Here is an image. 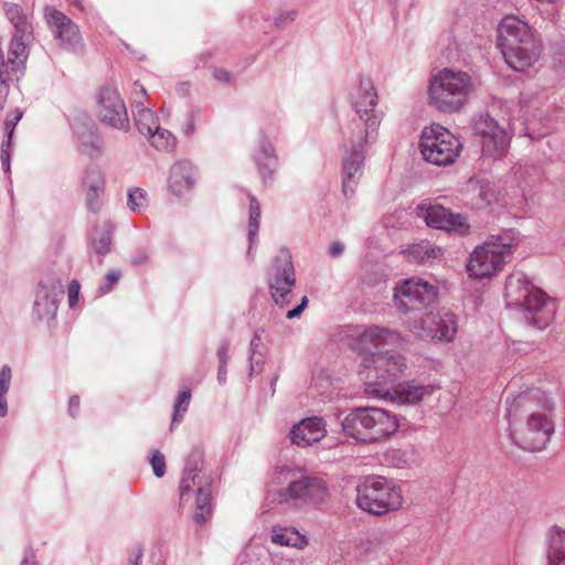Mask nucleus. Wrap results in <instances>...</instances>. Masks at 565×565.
Segmentation results:
<instances>
[{
    "mask_svg": "<svg viewBox=\"0 0 565 565\" xmlns=\"http://www.w3.org/2000/svg\"><path fill=\"white\" fill-rule=\"evenodd\" d=\"M267 285L273 301L280 308L289 305L296 286V271L289 250L282 248L273 259L267 273Z\"/></svg>",
    "mask_w": 565,
    "mask_h": 565,
    "instance_id": "obj_14",
    "label": "nucleus"
},
{
    "mask_svg": "<svg viewBox=\"0 0 565 565\" xmlns=\"http://www.w3.org/2000/svg\"><path fill=\"white\" fill-rule=\"evenodd\" d=\"M419 150L423 159L430 164L447 167L452 164L462 151L460 138L439 124L422 130Z\"/></svg>",
    "mask_w": 565,
    "mask_h": 565,
    "instance_id": "obj_12",
    "label": "nucleus"
},
{
    "mask_svg": "<svg viewBox=\"0 0 565 565\" xmlns=\"http://www.w3.org/2000/svg\"><path fill=\"white\" fill-rule=\"evenodd\" d=\"M134 90H135V94L138 95L139 93L141 94V96H146V89L142 85L138 84V83H135L134 85Z\"/></svg>",
    "mask_w": 565,
    "mask_h": 565,
    "instance_id": "obj_61",
    "label": "nucleus"
},
{
    "mask_svg": "<svg viewBox=\"0 0 565 565\" xmlns=\"http://www.w3.org/2000/svg\"><path fill=\"white\" fill-rule=\"evenodd\" d=\"M79 282L77 280H72L68 285V303L70 307H74L78 300L79 295Z\"/></svg>",
    "mask_w": 565,
    "mask_h": 565,
    "instance_id": "obj_50",
    "label": "nucleus"
},
{
    "mask_svg": "<svg viewBox=\"0 0 565 565\" xmlns=\"http://www.w3.org/2000/svg\"><path fill=\"white\" fill-rule=\"evenodd\" d=\"M358 507L364 512L382 516L403 505V495L392 481L383 477H366L356 487Z\"/></svg>",
    "mask_w": 565,
    "mask_h": 565,
    "instance_id": "obj_11",
    "label": "nucleus"
},
{
    "mask_svg": "<svg viewBox=\"0 0 565 565\" xmlns=\"http://www.w3.org/2000/svg\"><path fill=\"white\" fill-rule=\"evenodd\" d=\"M420 215L429 227L446 232L467 233L468 224L459 213H452L441 205H420Z\"/></svg>",
    "mask_w": 565,
    "mask_h": 565,
    "instance_id": "obj_21",
    "label": "nucleus"
},
{
    "mask_svg": "<svg viewBox=\"0 0 565 565\" xmlns=\"http://www.w3.org/2000/svg\"><path fill=\"white\" fill-rule=\"evenodd\" d=\"M547 564L565 565V530L558 526L547 533Z\"/></svg>",
    "mask_w": 565,
    "mask_h": 565,
    "instance_id": "obj_30",
    "label": "nucleus"
},
{
    "mask_svg": "<svg viewBox=\"0 0 565 565\" xmlns=\"http://www.w3.org/2000/svg\"><path fill=\"white\" fill-rule=\"evenodd\" d=\"M199 117V110L198 109H191L186 114V121L182 128L183 134L186 137H191L195 132V122Z\"/></svg>",
    "mask_w": 565,
    "mask_h": 565,
    "instance_id": "obj_48",
    "label": "nucleus"
},
{
    "mask_svg": "<svg viewBox=\"0 0 565 565\" xmlns=\"http://www.w3.org/2000/svg\"><path fill=\"white\" fill-rule=\"evenodd\" d=\"M404 253L409 262L416 264H428L443 255L441 248L428 241L413 244Z\"/></svg>",
    "mask_w": 565,
    "mask_h": 565,
    "instance_id": "obj_32",
    "label": "nucleus"
},
{
    "mask_svg": "<svg viewBox=\"0 0 565 565\" xmlns=\"http://www.w3.org/2000/svg\"><path fill=\"white\" fill-rule=\"evenodd\" d=\"M279 483L286 484L277 492V500L289 507H302L323 502L329 495L326 480L307 476L297 468L282 467L277 471Z\"/></svg>",
    "mask_w": 565,
    "mask_h": 565,
    "instance_id": "obj_8",
    "label": "nucleus"
},
{
    "mask_svg": "<svg viewBox=\"0 0 565 565\" xmlns=\"http://www.w3.org/2000/svg\"><path fill=\"white\" fill-rule=\"evenodd\" d=\"M12 372L9 365H3L0 369V417L8 414L7 394L11 385Z\"/></svg>",
    "mask_w": 565,
    "mask_h": 565,
    "instance_id": "obj_42",
    "label": "nucleus"
},
{
    "mask_svg": "<svg viewBox=\"0 0 565 565\" xmlns=\"http://www.w3.org/2000/svg\"><path fill=\"white\" fill-rule=\"evenodd\" d=\"M216 355L220 364L227 365L230 360V342L227 340H223L220 347L217 348Z\"/></svg>",
    "mask_w": 565,
    "mask_h": 565,
    "instance_id": "obj_49",
    "label": "nucleus"
},
{
    "mask_svg": "<svg viewBox=\"0 0 565 565\" xmlns=\"http://www.w3.org/2000/svg\"><path fill=\"white\" fill-rule=\"evenodd\" d=\"M380 535V533H373L372 536L374 540H377V536Z\"/></svg>",
    "mask_w": 565,
    "mask_h": 565,
    "instance_id": "obj_62",
    "label": "nucleus"
},
{
    "mask_svg": "<svg viewBox=\"0 0 565 565\" xmlns=\"http://www.w3.org/2000/svg\"><path fill=\"white\" fill-rule=\"evenodd\" d=\"M296 11H287L286 13L284 14H280L279 17H277L275 19V25L278 26V28H282L285 26L286 24L292 22L295 19H296Z\"/></svg>",
    "mask_w": 565,
    "mask_h": 565,
    "instance_id": "obj_52",
    "label": "nucleus"
},
{
    "mask_svg": "<svg viewBox=\"0 0 565 565\" xmlns=\"http://www.w3.org/2000/svg\"><path fill=\"white\" fill-rule=\"evenodd\" d=\"M198 179V170L189 160H180L170 168L168 186L177 196H183L189 193Z\"/></svg>",
    "mask_w": 565,
    "mask_h": 565,
    "instance_id": "obj_24",
    "label": "nucleus"
},
{
    "mask_svg": "<svg viewBox=\"0 0 565 565\" xmlns=\"http://www.w3.org/2000/svg\"><path fill=\"white\" fill-rule=\"evenodd\" d=\"M33 36L13 35L9 45L8 58L3 60V68L15 74L19 78L23 74L25 62L29 56V45Z\"/></svg>",
    "mask_w": 565,
    "mask_h": 565,
    "instance_id": "obj_26",
    "label": "nucleus"
},
{
    "mask_svg": "<svg viewBox=\"0 0 565 565\" xmlns=\"http://www.w3.org/2000/svg\"><path fill=\"white\" fill-rule=\"evenodd\" d=\"M259 221H260V205L257 199L253 195H249V217H248V250L247 255H250V250L253 245L257 241L258 231H259Z\"/></svg>",
    "mask_w": 565,
    "mask_h": 565,
    "instance_id": "obj_38",
    "label": "nucleus"
},
{
    "mask_svg": "<svg viewBox=\"0 0 565 565\" xmlns=\"http://www.w3.org/2000/svg\"><path fill=\"white\" fill-rule=\"evenodd\" d=\"M149 461L152 467L153 475L157 478H162L166 475V458L163 454L158 449L152 450Z\"/></svg>",
    "mask_w": 565,
    "mask_h": 565,
    "instance_id": "obj_46",
    "label": "nucleus"
},
{
    "mask_svg": "<svg viewBox=\"0 0 565 565\" xmlns=\"http://www.w3.org/2000/svg\"><path fill=\"white\" fill-rule=\"evenodd\" d=\"M307 305H308V298H307V296H303L298 306H296L294 309L287 311L286 318L294 319V318L299 317L301 315V312L305 310V308L307 307Z\"/></svg>",
    "mask_w": 565,
    "mask_h": 565,
    "instance_id": "obj_53",
    "label": "nucleus"
},
{
    "mask_svg": "<svg viewBox=\"0 0 565 565\" xmlns=\"http://www.w3.org/2000/svg\"><path fill=\"white\" fill-rule=\"evenodd\" d=\"M344 252V245L340 242H333L329 247V254L332 257H339Z\"/></svg>",
    "mask_w": 565,
    "mask_h": 565,
    "instance_id": "obj_56",
    "label": "nucleus"
},
{
    "mask_svg": "<svg viewBox=\"0 0 565 565\" xmlns=\"http://www.w3.org/2000/svg\"><path fill=\"white\" fill-rule=\"evenodd\" d=\"M467 191L471 193V201L478 209H483L499 200L500 192L494 183L487 179L470 178Z\"/></svg>",
    "mask_w": 565,
    "mask_h": 565,
    "instance_id": "obj_27",
    "label": "nucleus"
},
{
    "mask_svg": "<svg viewBox=\"0 0 565 565\" xmlns=\"http://www.w3.org/2000/svg\"><path fill=\"white\" fill-rule=\"evenodd\" d=\"M63 292L62 281L55 276H50L46 280L39 282L33 303V313L39 320L55 317Z\"/></svg>",
    "mask_w": 565,
    "mask_h": 565,
    "instance_id": "obj_19",
    "label": "nucleus"
},
{
    "mask_svg": "<svg viewBox=\"0 0 565 565\" xmlns=\"http://www.w3.org/2000/svg\"><path fill=\"white\" fill-rule=\"evenodd\" d=\"M253 160L262 175L263 182L266 184L273 179L278 164V157L273 143L268 140L263 130L259 132L258 145L253 151Z\"/></svg>",
    "mask_w": 565,
    "mask_h": 565,
    "instance_id": "obj_25",
    "label": "nucleus"
},
{
    "mask_svg": "<svg viewBox=\"0 0 565 565\" xmlns=\"http://www.w3.org/2000/svg\"><path fill=\"white\" fill-rule=\"evenodd\" d=\"M119 277H120L119 270L109 271L106 275V282L98 287V295L104 296V295L108 294L114 288V285L117 284V281L119 280Z\"/></svg>",
    "mask_w": 565,
    "mask_h": 565,
    "instance_id": "obj_47",
    "label": "nucleus"
},
{
    "mask_svg": "<svg viewBox=\"0 0 565 565\" xmlns=\"http://www.w3.org/2000/svg\"><path fill=\"white\" fill-rule=\"evenodd\" d=\"M260 342H262V339H260V335L255 332L252 340H250V343H249V352H250V355H249V375H252L253 373V370H254V365H253V361H254V354L256 352V350L258 349V347L260 345Z\"/></svg>",
    "mask_w": 565,
    "mask_h": 565,
    "instance_id": "obj_51",
    "label": "nucleus"
},
{
    "mask_svg": "<svg viewBox=\"0 0 565 565\" xmlns=\"http://www.w3.org/2000/svg\"><path fill=\"white\" fill-rule=\"evenodd\" d=\"M472 90L473 82L468 73L444 68L429 81V105L443 113H456L468 102Z\"/></svg>",
    "mask_w": 565,
    "mask_h": 565,
    "instance_id": "obj_7",
    "label": "nucleus"
},
{
    "mask_svg": "<svg viewBox=\"0 0 565 565\" xmlns=\"http://www.w3.org/2000/svg\"><path fill=\"white\" fill-rule=\"evenodd\" d=\"M132 113L135 125L141 135L147 136L153 129L158 128V117L151 108L143 105V102L136 100Z\"/></svg>",
    "mask_w": 565,
    "mask_h": 565,
    "instance_id": "obj_33",
    "label": "nucleus"
},
{
    "mask_svg": "<svg viewBox=\"0 0 565 565\" xmlns=\"http://www.w3.org/2000/svg\"><path fill=\"white\" fill-rule=\"evenodd\" d=\"M127 206L134 213H139L148 206L147 192L141 188H134L128 191Z\"/></svg>",
    "mask_w": 565,
    "mask_h": 565,
    "instance_id": "obj_43",
    "label": "nucleus"
},
{
    "mask_svg": "<svg viewBox=\"0 0 565 565\" xmlns=\"http://www.w3.org/2000/svg\"><path fill=\"white\" fill-rule=\"evenodd\" d=\"M505 298L508 307L522 308L525 322L539 330L547 328L557 311L556 300L535 287L522 271L508 277Z\"/></svg>",
    "mask_w": 565,
    "mask_h": 565,
    "instance_id": "obj_3",
    "label": "nucleus"
},
{
    "mask_svg": "<svg viewBox=\"0 0 565 565\" xmlns=\"http://www.w3.org/2000/svg\"><path fill=\"white\" fill-rule=\"evenodd\" d=\"M143 550L138 547L136 553L129 557V565H141Z\"/></svg>",
    "mask_w": 565,
    "mask_h": 565,
    "instance_id": "obj_58",
    "label": "nucleus"
},
{
    "mask_svg": "<svg viewBox=\"0 0 565 565\" xmlns=\"http://www.w3.org/2000/svg\"><path fill=\"white\" fill-rule=\"evenodd\" d=\"M507 419L511 440L526 451H540L555 431L551 418L555 403L545 392L534 388L507 399Z\"/></svg>",
    "mask_w": 565,
    "mask_h": 565,
    "instance_id": "obj_2",
    "label": "nucleus"
},
{
    "mask_svg": "<svg viewBox=\"0 0 565 565\" xmlns=\"http://www.w3.org/2000/svg\"><path fill=\"white\" fill-rule=\"evenodd\" d=\"M520 233L504 230L477 246L470 254L467 270L473 278L482 279L497 275L519 246Z\"/></svg>",
    "mask_w": 565,
    "mask_h": 565,
    "instance_id": "obj_6",
    "label": "nucleus"
},
{
    "mask_svg": "<svg viewBox=\"0 0 565 565\" xmlns=\"http://www.w3.org/2000/svg\"><path fill=\"white\" fill-rule=\"evenodd\" d=\"M15 78V74L3 68L2 50L0 49V109H3L8 94L9 83Z\"/></svg>",
    "mask_w": 565,
    "mask_h": 565,
    "instance_id": "obj_44",
    "label": "nucleus"
},
{
    "mask_svg": "<svg viewBox=\"0 0 565 565\" xmlns=\"http://www.w3.org/2000/svg\"><path fill=\"white\" fill-rule=\"evenodd\" d=\"M406 370L407 362L403 354L383 351L364 358L359 373L364 380L365 394L377 398L376 391L390 388L405 374Z\"/></svg>",
    "mask_w": 565,
    "mask_h": 565,
    "instance_id": "obj_10",
    "label": "nucleus"
},
{
    "mask_svg": "<svg viewBox=\"0 0 565 565\" xmlns=\"http://www.w3.org/2000/svg\"><path fill=\"white\" fill-rule=\"evenodd\" d=\"M513 174L519 182L522 194L526 198L529 190L536 184L540 179V169L530 163H518L513 167Z\"/></svg>",
    "mask_w": 565,
    "mask_h": 565,
    "instance_id": "obj_34",
    "label": "nucleus"
},
{
    "mask_svg": "<svg viewBox=\"0 0 565 565\" xmlns=\"http://www.w3.org/2000/svg\"><path fill=\"white\" fill-rule=\"evenodd\" d=\"M227 365H222L220 364L218 365V370H217V382L223 385L226 383V375H227V369H226Z\"/></svg>",
    "mask_w": 565,
    "mask_h": 565,
    "instance_id": "obj_59",
    "label": "nucleus"
},
{
    "mask_svg": "<svg viewBox=\"0 0 565 565\" xmlns=\"http://www.w3.org/2000/svg\"><path fill=\"white\" fill-rule=\"evenodd\" d=\"M437 296V289L422 278L412 277L396 285L394 301L404 312H411L408 318L423 315L422 309L430 305Z\"/></svg>",
    "mask_w": 565,
    "mask_h": 565,
    "instance_id": "obj_16",
    "label": "nucleus"
},
{
    "mask_svg": "<svg viewBox=\"0 0 565 565\" xmlns=\"http://www.w3.org/2000/svg\"><path fill=\"white\" fill-rule=\"evenodd\" d=\"M472 129L479 138L482 156L493 160H501L507 156L512 135L493 117L479 114L472 121Z\"/></svg>",
    "mask_w": 565,
    "mask_h": 565,
    "instance_id": "obj_15",
    "label": "nucleus"
},
{
    "mask_svg": "<svg viewBox=\"0 0 565 565\" xmlns=\"http://www.w3.org/2000/svg\"><path fill=\"white\" fill-rule=\"evenodd\" d=\"M386 460L396 468H405L415 461L413 449L391 448L385 452Z\"/></svg>",
    "mask_w": 565,
    "mask_h": 565,
    "instance_id": "obj_40",
    "label": "nucleus"
},
{
    "mask_svg": "<svg viewBox=\"0 0 565 565\" xmlns=\"http://www.w3.org/2000/svg\"><path fill=\"white\" fill-rule=\"evenodd\" d=\"M79 409V397L77 395H73L68 402V414L72 417H75Z\"/></svg>",
    "mask_w": 565,
    "mask_h": 565,
    "instance_id": "obj_55",
    "label": "nucleus"
},
{
    "mask_svg": "<svg viewBox=\"0 0 565 565\" xmlns=\"http://www.w3.org/2000/svg\"><path fill=\"white\" fill-rule=\"evenodd\" d=\"M351 103L356 116L344 132L345 151L341 163L342 192L345 198L355 193L364 172L365 146L375 139L382 121V114L375 110L379 95L370 77H360Z\"/></svg>",
    "mask_w": 565,
    "mask_h": 565,
    "instance_id": "obj_1",
    "label": "nucleus"
},
{
    "mask_svg": "<svg viewBox=\"0 0 565 565\" xmlns=\"http://www.w3.org/2000/svg\"><path fill=\"white\" fill-rule=\"evenodd\" d=\"M498 47L509 67L520 73L533 66L541 54L531 26L515 15L504 17L499 23Z\"/></svg>",
    "mask_w": 565,
    "mask_h": 565,
    "instance_id": "obj_4",
    "label": "nucleus"
},
{
    "mask_svg": "<svg viewBox=\"0 0 565 565\" xmlns=\"http://www.w3.org/2000/svg\"><path fill=\"white\" fill-rule=\"evenodd\" d=\"M45 19L54 39L58 41L62 47L75 51L82 45V36L77 24L62 11L54 7H47Z\"/></svg>",
    "mask_w": 565,
    "mask_h": 565,
    "instance_id": "obj_18",
    "label": "nucleus"
},
{
    "mask_svg": "<svg viewBox=\"0 0 565 565\" xmlns=\"http://www.w3.org/2000/svg\"><path fill=\"white\" fill-rule=\"evenodd\" d=\"M100 120L116 129L128 130L126 105L115 87H103L98 95Z\"/></svg>",
    "mask_w": 565,
    "mask_h": 565,
    "instance_id": "obj_17",
    "label": "nucleus"
},
{
    "mask_svg": "<svg viewBox=\"0 0 565 565\" xmlns=\"http://www.w3.org/2000/svg\"><path fill=\"white\" fill-rule=\"evenodd\" d=\"M105 192L85 191L87 210L93 214H98L102 210Z\"/></svg>",
    "mask_w": 565,
    "mask_h": 565,
    "instance_id": "obj_45",
    "label": "nucleus"
},
{
    "mask_svg": "<svg viewBox=\"0 0 565 565\" xmlns=\"http://www.w3.org/2000/svg\"><path fill=\"white\" fill-rule=\"evenodd\" d=\"M388 2L394 6V8L396 9L397 7L399 6H408V7H414L417 2V0H388Z\"/></svg>",
    "mask_w": 565,
    "mask_h": 565,
    "instance_id": "obj_60",
    "label": "nucleus"
},
{
    "mask_svg": "<svg viewBox=\"0 0 565 565\" xmlns=\"http://www.w3.org/2000/svg\"><path fill=\"white\" fill-rule=\"evenodd\" d=\"M271 541L275 544L284 545V546H301L306 543L305 536L300 535L294 529H274Z\"/></svg>",
    "mask_w": 565,
    "mask_h": 565,
    "instance_id": "obj_39",
    "label": "nucleus"
},
{
    "mask_svg": "<svg viewBox=\"0 0 565 565\" xmlns=\"http://www.w3.org/2000/svg\"><path fill=\"white\" fill-rule=\"evenodd\" d=\"M21 565H38L33 551H25Z\"/></svg>",
    "mask_w": 565,
    "mask_h": 565,
    "instance_id": "obj_57",
    "label": "nucleus"
},
{
    "mask_svg": "<svg viewBox=\"0 0 565 565\" xmlns=\"http://www.w3.org/2000/svg\"><path fill=\"white\" fill-rule=\"evenodd\" d=\"M191 398L192 394L189 387H183L179 392L173 406L171 426H173L175 423H180L183 419V416L189 409Z\"/></svg>",
    "mask_w": 565,
    "mask_h": 565,
    "instance_id": "obj_41",
    "label": "nucleus"
},
{
    "mask_svg": "<svg viewBox=\"0 0 565 565\" xmlns=\"http://www.w3.org/2000/svg\"><path fill=\"white\" fill-rule=\"evenodd\" d=\"M74 132L77 135L81 145L84 147V150L93 157L95 153H98L103 146V140L97 132L96 127L92 124L85 127V130L79 131L76 126H73Z\"/></svg>",
    "mask_w": 565,
    "mask_h": 565,
    "instance_id": "obj_35",
    "label": "nucleus"
},
{
    "mask_svg": "<svg viewBox=\"0 0 565 565\" xmlns=\"http://www.w3.org/2000/svg\"><path fill=\"white\" fill-rule=\"evenodd\" d=\"M22 115L23 114L20 109H15L13 113L7 115V118L3 122L6 139L1 143L0 160L2 169L6 173L10 172V149L12 143V137L18 122L22 118Z\"/></svg>",
    "mask_w": 565,
    "mask_h": 565,
    "instance_id": "obj_31",
    "label": "nucleus"
},
{
    "mask_svg": "<svg viewBox=\"0 0 565 565\" xmlns=\"http://www.w3.org/2000/svg\"><path fill=\"white\" fill-rule=\"evenodd\" d=\"M82 182L86 191L105 192L106 180L100 167L96 164L88 166L82 175Z\"/></svg>",
    "mask_w": 565,
    "mask_h": 565,
    "instance_id": "obj_36",
    "label": "nucleus"
},
{
    "mask_svg": "<svg viewBox=\"0 0 565 565\" xmlns=\"http://www.w3.org/2000/svg\"><path fill=\"white\" fill-rule=\"evenodd\" d=\"M327 434L322 417L312 416L301 419L290 429L291 443L298 447H307L320 441Z\"/></svg>",
    "mask_w": 565,
    "mask_h": 565,
    "instance_id": "obj_23",
    "label": "nucleus"
},
{
    "mask_svg": "<svg viewBox=\"0 0 565 565\" xmlns=\"http://www.w3.org/2000/svg\"><path fill=\"white\" fill-rule=\"evenodd\" d=\"M377 398L390 399L397 404L416 405L434 392V386L425 385L416 380L396 382L390 388H380Z\"/></svg>",
    "mask_w": 565,
    "mask_h": 565,
    "instance_id": "obj_20",
    "label": "nucleus"
},
{
    "mask_svg": "<svg viewBox=\"0 0 565 565\" xmlns=\"http://www.w3.org/2000/svg\"><path fill=\"white\" fill-rule=\"evenodd\" d=\"M397 339V333L387 328L372 326L360 332L354 340L353 348L362 356V360L371 354L381 352L380 347L388 344Z\"/></svg>",
    "mask_w": 565,
    "mask_h": 565,
    "instance_id": "obj_22",
    "label": "nucleus"
},
{
    "mask_svg": "<svg viewBox=\"0 0 565 565\" xmlns=\"http://www.w3.org/2000/svg\"><path fill=\"white\" fill-rule=\"evenodd\" d=\"M550 2H554L555 0H548Z\"/></svg>",
    "mask_w": 565,
    "mask_h": 565,
    "instance_id": "obj_63",
    "label": "nucleus"
},
{
    "mask_svg": "<svg viewBox=\"0 0 565 565\" xmlns=\"http://www.w3.org/2000/svg\"><path fill=\"white\" fill-rule=\"evenodd\" d=\"M6 17L14 28L13 35L33 36L31 15L23 12L18 3L6 2L3 6Z\"/></svg>",
    "mask_w": 565,
    "mask_h": 565,
    "instance_id": "obj_29",
    "label": "nucleus"
},
{
    "mask_svg": "<svg viewBox=\"0 0 565 565\" xmlns=\"http://www.w3.org/2000/svg\"><path fill=\"white\" fill-rule=\"evenodd\" d=\"M404 324L416 337L429 341L450 342L458 331L457 316L450 311L416 315L406 318Z\"/></svg>",
    "mask_w": 565,
    "mask_h": 565,
    "instance_id": "obj_13",
    "label": "nucleus"
},
{
    "mask_svg": "<svg viewBox=\"0 0 565 565\" xmlns=\"http://www.w3.org/2000/svg\"><path fill=\"white\" fill-rule=\"evenodd\" d=\"M146 137L150 145L160 151H171L177 146V138L174 135L160 126L149 132Z\"/></svg>",
    "mask_w": 565,
    "mask_h": 565,
    "instance_id": "obj_37",
    "label": "nucleus"
},
{
    "mask_svg": "<svg viewBox=\"0 0 565 565\" xmlns=\"http://www.w3.org/2000/svg\"><path fill=\"white\" fill-rule=\"evenodd\" d=\"M211 478L205 472L204 452L194 447L189 454L180 482V497L183 499L191 491L195 492L194 522L205 523L212 515Z\"/></svg>",
    "mask_w": 565,
    "mask_h": 565,
    "instance_id": "obj_9",
    "label": "nucleus"
},
{
    "mask_svg": "<svg viewBox=\"0 0 565 565\" xmlns=\"http://www.w3.org/2000/svg\"><path fill=\"white\" fill-rule=\"evenodd\" d=\"M343 434L356 444L370 445L386 440L399 428L398 417L380 407H355L341 420Z\"/></svg>",
    "mask_w": 565,
    "mask_h": 565,
    "instance_id": "obj_5",
    "label": "nucleus"
},
{
    "mask_svg": "<svg viewBox=\"0 0 565 565\" xmlns=\"http://www.w3.org/2000/svg\"><path fill=\"white\" fill-rule=\"evenodd\" d=\"M213 76L218 82L227 83L231 81V74L225 68H215Z\"/></svg>",
    "mask_w": 565,
    "mask_h": 565,
    "instance_id": "obj_54",
    "label": "nucleus"
},
{
    "mask_svg": "<svg viewBox=\"0 0 565 565\" xmlns=\"http://www.w3.org/2000/svg\"><path fill=\"white\" fill-rule=\"evenodd\" d=\"M113 226L109 222L104 221L96 224L88 235V245L96 253L97 256L103 258L110 252L111 246ZM103 260L99 259V264Z\"/></svg>",
    "mask_w": 565,
    "mask_h": 565,
    "instance_id": "obj_28",
    "label": "nucleus"
}]
</instances>
